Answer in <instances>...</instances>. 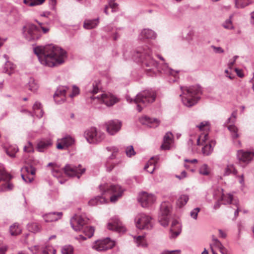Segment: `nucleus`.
Wrapping results in <instances>:
<instances>
[{
    "label": "nucleus",
    "instance_id": "f257e3e1",
    "mask_svg": "<svg viewBox=\"0 0 254 254\" xmlns=\"http://www.w3.org/2000/svg\"><path fill=\"white\" fill-rule=\"evenodd\" d=\"M40 63L43 65L54 67L63 64L67 58L66 52L61 47L49 44L40 46L33 49Z\"/></svg>",
    "mask_w": 254,
    "mask_h": 254
},
{
    "label": "nucleus",
    "instance_id": "f03ea898",
    "mask_svg": "<svg viewBox=\"0 0 254 254\" xmlns=\"http://www.w3.org/2000/svg\"><path fill=\"white\" fill-rule=\"evenodd\" d=\"M132 59L136 62L140 63L144 68H146V73L150 76L155 74V69L157 68V62L152 56V50L145 46L139 47L133 52Z\"/></svg>",
    "mask_w": 254,
    "mask_h": 254
},
{
    "label": "nucleus",
    "instance_id": "7ed1b4c3",
    "mask_svg": "<svg viewBox=\"0 0 254 254\" xmlns=\"http://www.w3.org/2000/svg\"><path fill=\"white\" fill-rule=\"evenodd\" d=\"M183 96L182 101L183 104L188 107L196 104L200 98L202 90L199 85H194L190 87H181Z\"/></svg>",
    "mask_w": 254,
    "mask_h": 254
},
{
    "label": "nucleus",
    "instance_id": "20e7f679",
    "mask_svg": "<svg viewBox=\"0 0 254 254\" xmlns=\"http://www.w3.org/2000/svg\"><path fill=\"white\" fill-rule=\"evenodd\" d=\"M156 98V93L152 90L143 91L136 96L133 100L135 103L136 109L139 112L142 111L143 108L154 102Z\"/></svg>",
    "mask_w": 254,
    "mask_h": 254
},
{
    "label": "nucleus",
    "instance_id": "39448f33",
    "mask_svg": "<svg viewBox=\"0 0 254 254\" xmlns=\"http://www.w3.org/2000/svg\"><path fill=\"white\" fill-rule=\"evenodd\" d=\"M100 190L102 194L108 193L110 196V201L112 202H116L123 194L125 190L118 185L105 184L100 186Z\"/></svg>",
    "mask_w": 254,
    "mask_h": 254
},
{
    "label": "nucleus",
    "instance_id": "423d86ee",
    "mask_svg": "<svg viewBox=\"0 0 254 254\" xmlns=\"http://www.w3.org/2000/svg\"><path fill=\"white\" fill-rule=\"evenodd\" d=\"M22 35L29 42H35L39 40L42 32L40 27L32 23H28L22 28Z\"/></svg>",
    "mask_w": 254,
    "mask_h": 254
},
{
    "label": "nucleus",
    "instance_id": "0eeeda50",
    "mask_svg": "<svg viewBox=\"0 0 254 254\" xmlns=\"http://www.w3.org/2000/svg\"><path fill=\"white\" fill-rule=\"evenodd\" d=\"M171 209V204L168 202H163L160 205L158 219V222L164 227L168 226L169 224Z\"/></svg>",
    "mask_w": 254,
    "mask_h": 254
},
{
    "label": "nucleus",
    "instance_id": "6e6552de",
    "mask_svg": "<svg viewBox=\"0 0 254 254\" xmlns=\"http://www.w3.org/2000/svg\"><path fill=\"white\" fill-rule=\"evenodd\" d=\"M84 137L89 143H98L105 138L104 133L97 130L95 127H91L86 130L84 133Z\"/></svg>",
    "mask_w": 254,
    "mask_h": 254
},
{
    "label": "nucleus",
    "instance_id": "1a4fd4ad",
    "mask_svg": "<svg viewBox=\"0 0 254 254\" xmlns=\"http://www.w3.org/2000/svg\"><path fill=\"white\" fill-rule=\"evenodd\" d=\"M89 219L84 215H75L70 219V225L75 231H81L86 225Z\"/></svg>",
    "mask_w": 254,
    "mask_h": 254
},
{
    "label": "nucleus",
    "instance_id": "9d476101",
    "mask_svg": "<svg viewBox=\"0 0 254 254\" xmlns=\"http://www.w3.org/2000/svg\"><path fill=\"white\" fill-rule=\"evenodd\" d=\"M115 245V242L109 238L98 240L92 245V248L97 251H105L112 249Z\"/></svg>",
    "mask_w": 254,
    "mask_h": 254
},
{
    "label": "nucleus",
    "instance_id": "9b49d317",
    "mask_svg": "<svg viewBox=\"0 0 254 254\" xmlns=\"http://www.w3.org/2000/svg\"><path fill=\"white\" fill-rule=\"evenodd\" d=\"M90 98L92 100L97 99L100 102L104 103L108 107L113 106L120 101L118 97L110 93L102 94L100 96H91Z\"/></svg>",
    "mask_w": 254,
    "mask_h": 254
},
{
    "label": "nucleus",
    "instance_id": "f8f14e48",
    "mask_svg": "<svg viewBox=\"0 0 254 254\" xmlns=\"http://www.w3.org/2000/svg\"><path fill=\"white\" fill-rule=\"evenodd\" d=\"M254 156V152L244 150H239L237 153L238 164L243 167H245L248 164L252 161Z\"/></svg>",
    "mask_w": 254,
    "mask_h": 254
},
{
    "label": "nucleus",
    "instance_id": "ddd939ff",
    "mask_svg": "<svg viewBox=\"0 0 254 254\" xmlns=\"http://www.w3.org/2000/svg\"><path fill=\"white\" fill-rule=\"evenodd\" d=\"M136 226L139 229H150L153 226L151 218L145 214H140L136 220Z\"/></svg>",
    "mask_w": 254,
    "mask_h": 254
},
{
    "label": "nucleus",
    "instance_id": "4468645a",
    "mask_svg": "<svg viewBox=\"0 0 254 254\" xmlns=\"http://www.w3.org/2000/svg\"><path fill=\"white\" fill-rule=\"evenodd\" d=\"M106 149L109 151L112 152V155L108 158L105 164L107 171L110 172L120 163V161H113L116 158L119 149L116 146L107 147Z\"/></svg>",
    "mask_w": 254,
    "mask_h": 254
},
{
    "label": "nucleus",
    "instance_id": "2eb2a0df",
    "mask_svg": "<svg viewBox=\"0 0 254 254\" xmlns=\"http://www.w3.org/2000/svg\"><path fill=\"white\" fill-rule=\"evenodd\" d=\"M12 176L9 173L2 174L0 176V191H9L13 189V185L10 182Z\"/></svg>",
    "mask_w": 254,
    "mask_h": 254
},
{
    "label": "nucleus",
    "instance_id": "dca6fc26",
    "mask_svg": "<svg viewBox=\"0 0 254 254\" xmlns=\"http://www.w3.org/2000/svg\"><path fill=\"white\" fill-rule=\"evenodd\" d=\"M80 167V165L76 167L72 165L67 164L64 167V171L67 176L72 177H77L79 179L85 171V168L80 169L79 168Z\"/></svg>",
    "mask_w": 254,
    "mask_h": 254
},
{
    "label": "nucleus",
    "instance_id": "f3484780",
    "mask_svg": "<svg viewBox=\"0 0 254 254\" xmlns=\"http://www.w3.org/2000/svg\"><path fill=\"white\" fill-rule=\"evenodd\" d=\"M106 127L109 134L113 135L121 129L122 122L118 120L109 121L106 123Z\"/></svg>",
    "mask_w": 254,
    "mask_h": 254
},
{
    "label": "nucleus",
    "instance_id": "a211bd4d",
    "mask_svg": "<svg viewBox=\"0 0 254 254\" xmlns=\"http://www.w3.org/2000/svg\"><path fill=\"white\" fill-rule=\"evenodd\" d=\"M69 90L66 86H60L54 95V99L57 104H62L66 100V93Z\"/></svg>",
    "mask_w": 254,
    "mask_h": 254
},
{
    "label": "nucleus",
    "instance_id": "6ab92c4d",
    "mask_svg": "<svg viewBox=\"0 0 254 254\" xmlns=\"http://www.w3.org/2000/svg\"><path fill=\"white\" fill-rule=\"evenodd\" d=\"M108 228L110 230H114L119 233H123L126 231L125 226L117 217L113 218L108 223Z\"/></svg>",
    "mask_w": 254,
    "mask_h": 254
},
{
    "label": "nucleus",
    "instance_id": "aec40b11",
    "mask_svg": "<svg viewBox=\"0 0 254 254\" xmlns=\"http://www.w3.org/2000/svg\"><path fill=\"white\" fill-rule=\"evenodd\" d=\"M138 200L143 207H146L153 204L156 200L155 196L152 194L143 192L139 196Z\"/></svg>",
    "mask_w": 254,
    "mask_h": 254
},
{
    "label": "nucleus",
    "instance_id": "412c9836",
    "mask_svg": "<svg viewBox=\"0 0 254 254\" xmlns=\"http://www.w3.org/2000/svg\"><path fill=\"white\" fill-rule=\"evenodd\" d=\"M139 122L149 127H156L160 124V121L157 119L151 118L147 116H143L139 119Z\"/></svg>",
    "mask_w": 254,
    "mask_h": 254
},
{
    "label": "nucleus",
    "instance_id": "4be33fe9",
    "mask_svg": "<svg viewBox=\"0 0 254 254\" xmlns=\"http://www.w3.org/2000/svg\"><path fill=\"white\" fill-rule=\"evenodd\" d=\"M73 138L70 136H66L61 139L58 140L57 148L58 149H64L72 145L74 143Z\"/></svg>",
    "mask_w": 254,
    "mask_h": 254
},
{
    "label": "nucleus",
    "instance_id": "5701e85b",
    "mask_svg": "<svg viewBox=\"0 0 254 254\" xmlns=\"http://www.w3.org/2000/svg\"><path fill=\"white\" fill-rule=\"evenodd\" d=\"M181 231L182 226L180 223L177 220H173L170 228V238H176L180 234Z\"/></svg>",
    "mask_w": 254,
    "mask_h": 254
},
{
    "label": "nucleus",
    "instance_id": "b1692460",
    "mask_svg": "<svg viewBox=\"0 0 254 254\" xmlns=\"http://www.w3.org/2000/svg\"><path fill=\"white\" fill-rule=\"evenodd\" d=\"M63 216L62 212H53L45 214L43 217L46 222L56 221L60 219Z\"/></svg>",
    "mask_w": 254,
    "mask_h": 254
},
{
    "label": "nucleus",
    "instance_id": "393cba45",
    "mask_svg": "<svg viewBox=\"0 0 254 254\" xmlns=\"http://www.w3.org/2000/svg\"><path fill=\"white\" fill-rule=\"evenodd\" d=\"M81 231L84 233L85 236L80 235L76 237V239L79 241H84L86 240L87 237L88 238L92 237L94 234L95 229L93 227H88L85 225Z\"/></svg>",
    "mask_w": 254,
    "mask_h": 254
},
{
    "label": "nucleus",
    "instance_id": "a878e982",
    "mask_svg": "<svg viewBox=\"0 0 254 254\" xmlns=\"http://www.w3.org/2000/svg\"><path fill=\"white\" fill-rule=\"evenodd\" d=\"M156 35V33L151 29H144L140 33L139 39L142 41H144L145 39H154Z\"/></svg>",
    "mask_w": 254,
    "mask_h": 254
},
{
    "label": "nucleus",
    "instance_id": "bb28decb",
    "mask_svg": "<svg viewBox=\"0 0 254 254\" xmlns=\"http://www.w3.org/2000/svg\"><path fill=\"white\" fill-rule=\"evenodd\" d=\"M52 144L50 139H44L39 141L37 144V149L39 152H44Z\"/></svg>",
    "mask_w": 254,
    "mask_h": 254
},
{
    "label": "nucleus",
    "instance_id": "cd10ccee",
    "mask_svg": "<svg viewBox=\"0 0 254 254\" xmlns=\"http://www.w3.org/2000/svg\"><path fill=\"white\" fill-rule=\"evenodd\" d=\"M173 138L172 133L170 132H167L163 139V143L161 145V148L163 149H169L170 148V144L172 143Z\"/></svg>",
    "mask_w": 254,
    "mask_h": 254
},
{
    "label": "nucleus",
    "instance_id": "c85d7f7f",
    "mask_svg": "<svg viewBox=\"0 0 254 254\" xmlns=\"http://www.w3.org/2000/svg\"><path fill=\"white\" fill-rule=\"evenodd\" d=\"M100 88V82L99 81H94L90 83L86 88L87 92L92 93L96 94L99 92Z\"/></svg>",
    "mask_w": 254,
    "mask_h": 254
},
{
    "label": "nucleus",
    "instance_id": "c756f323",
    "mask_svg": "<svg viewBox=\"0 0 254 254\" xmlns=\"http://www.w3.org/2000/svg\"><path fill=\"white\" fill-rule=\"evenodd\" d=\"M157 162L156 157H152L144 166V169L148 172L152 174L155 169V164Z\"/></svg>",
    "mask_w": 254,
    "mask_h": 254
},
{
    "label": "nucleus",
    "instance_id": "7c9ffc66",
    "mask_svg": "<svg viewBox=\"0 0 254 254\" xmlns=\"http://www.w3.org/2000/svg\"><path fill=\"white\" fill-rule=\"evenodd\" d=\"M107 201V199L101 196H97L95 197L92 199H91L89 202V205L91 206H95L96 205H98L100 204H103L105 203Z\"/></svg>",
    "mask_w": 254,
    "mask_h": 254
},
{
    "label": "nucleus",
    "instance_id": "2f4dec72",
    "mask_svg": "<svg viewBox=\"0 0 254 254\" xmlns=\"http://www.w3.org/2000/svg\"><path fill=\"white\" fill-rule=\"evenodd\" d=\"M16 65L11 62L7 61L5 62L3 68V71L5 73H7L8 75H11L14 73Z\"/></svg>",
    "mask_w": 254,
    "mask_h": 254
},
{
    "label": "nucleus",
    "instance_id": "473e14b6",
    "mask_svg": "<svg viewBox=\"0 0 254 254\" xmlns=\"http://www.w3.org/2000/svg\"><path fill=\"white\" fill-rule=\"evenodd\" d=\"M234 200H238L234 198L232 194H222L220 196V200L223 201L224 204H232L234 205Z\"/></svg>",
    "mask_w": 254,
    "mask_h": 254
},
{
    "label": "nucleus",
    "instance_id": "72a5a7b5",
    "mask_svg": "<svg viewBox=\"0 0 254 254\" xmlns=\"http://www.w3.org/2000/svg\"><path fill=\"white\" fill-rule=\"evenodd\" d=\"M238 174V171L236 169L233 164L228 165L224 169L223 175L224 176H227L233 174L236 176Z\"/></svg>",
    "mask_w": 254,
    "mask_h": 254
},
{
    "label": "nucleus",
    "instance_id": "f704fd0d",
    "mask_svg": "<svg viewBox=\"0 0 254 254\" xmlns=\"http://www.w3.org/2000/svg\"><path fill=\"white\" fill-rule=\"evenodd\" d=\"M98 23V18L92 20H86L84 22L83 26L85 29H91L96 27Z\"/></svg>",
    "mask_w": 254,
    "mask_h": 254
},
{
    "label": "nucleus",
    "instance_id": "c9c22d12",
    "mask_svg": "<svg viewBox=\"0 0 254 254\" xmlns=\"http://www.w3.org/2000/svg\"><path fill=\"white\" fill-rule=\"evenodd\" d=\"M215 143L212 141L211 143L209 142L204 145L202 148V152L203 155L206 156L209 155L213 150V147Z\"/></svg>",
    "mask_w": 254,
    "mask_h": 254
},
{
    "label": "nucleus",
    "instance_id": "e433bc0d",
    "mask_svg": "<svg viewBox=\"0 0 254 254\" xmlns=\"http://www.w3.org/2000/svg\"><path fill=\"white\" fill-rule=\"evenodd\" d=\"M34 114L39 118L42 117L43 111L41 109V104L40 102H36L33 106Z\"/></svg>",
    "mask_w": 254,
    "mask_h": 254
},
{
    "label": "nucleus",
    "instance_id": "4c0bfd02",
    "mask_svg": "<svg viewBox=\"0 0 254 254\" xmlns=\"http://www.w3.org/2000/svg\"><path fill=\"white\" fill-rule=\"evenodd\" d=\"M189 196L186 194H182L180 196L177 201V205L181 208L186 204L189 200Z\"/></svg>",
    "mask_w": 254,
    "mask_h": 254
},
{
    "label": "nucleus",
    "instance_id": "58836bf2",
    "mask_svg": "<svg viewBox=\"0 0 254 254\" xmlns=\"http://www.w3.org/2000/svg\"><path fill=\"white\" fill-rule=\"evenodd\" d=\"M134 240L137 246H140L142 247H145L147 246L145 236L143 235L138 236L137 237L134 236Z\"/></svg>",
    "mask_w": 254,
    "mask_h": 254
},
{
    "label": "nucleus",
    "instance_id": "ea45409f",
    "mask_svg": "<svg viewBox=\"0 0 254 254\" xmlns=\"http://www.w3.org/2000/svg\"><path fill=\"white\" fill-rule=\"evenodd\" d=\"M235 6L237 8H243L252 3L250 0H235Z\"/></svg>",
    "mask_w": 254,
    "mask_h": 254
},
{
    "label": "nucleus",
    "instance_id": "a19ab883",
    "mask_svg": "<svg viewBox=\"0 0 254 254\" xmlns=\"http://www.w3.org/2000/svg\"><path fill=\"white\" fill-rule=\"evenodd\" d=\"M228 129L231 132V137L233 139L239 137L238 128L234 125H230L228 127Z\"/></svg>",
    "mask_w": 254,
    "mask_h": 254
},
{
    "label": "nucleus",
    "instance_id": "79ce46f5",
    "mask_svg": "<svg viewBox=\"0 0 254 254\" xmlns=\"http://www.w3.org/2000/svg\"><path fill=\"white\" fill-rule=\"evenodd\" d=\"M18 149L16 145H10L6 149V154L11 157H14L15 153Z\"/></svg>",
    "mask_w": 254,
    "mask_h": 254
},
{
    "label": "nucleus",
    "instance_id": "37998d69",
    "mask_svg": "<svg viewBox=\"0 0 254 254\" xmlns=\"http://www.w3.org/2000/svg\"><path fill=\"white\" fill-rule=\"evenodd\" d=\"M9 231L12 236H16L21 233V229L17 224L15 223L10 227Z\"/></svg>",
    "mask_w": 254,
    "mask_h": 254
},
{
    "label": "nucleus",
    "instance_id": "c03bdc74",
    "mask_svg": "<svg viewBox=\"0 0 254 254\" xmlns=\"http://www.w3.org/2000/svg\"><path fill=\"white\" fill-rule=\"evenodd\" d=\"M233 15H230L229 18L226 19L222 24L223 27L228 30H232L234 29V26L233 25L232 19Z\"/></svg>",
    "mask_w": 254,
    "mask_h": 254
},
{
    "label": "nucleus",
    "instance_id": "a18cd8bd",
    "mask_svg": "<svg viewBox=\"0 0 254 254\" xmlns=\"http://www.w3.org/2000/svg\"><path fill=\"white\" fill-rule=\"evenodd\" d=\"M45 0H24V2L30 6L42 4Z\"/></svg>",
    "mask_w": 254,
    "mask_h": 254
},
{
    "label": "nucleus",
    "instance_id": "49530a36",
    "mask_svg": "<svg viewBox=\"0 0 254 254\" xmlns=\"http://www.w3.org/2000/svg\"><path fill=\"white\" fill-rule=\"evenodd\" d=\"M208 139V134L207 133H201L197 139V144L198 145H203L205 142Z\"/></svg>",
    "mask_w": 254,
    "mask_h": 254
},
{
    "label": "nucleus",
    "instance_id": "de8ad7c7",
    "mask_svg": "<svg viewBox=\"0 0 254 254\" xmlns=\"http://www.w3.org/2000/svg\"><path fill=\"white\" fill-rule=\"evenodd\" d=\"M38 85L33 79H30L28 83V89L33 92H35L38 88Z\"/></svg>",
    "mask_w": 254,
    "mask_h": 254
},
{
    "label": "nucleus",
    "instance_id": "09e8293b",
    "mask_svg": "<svg viewBox=\"0 0 254 254\" xmlns=\"http://www.w3.org/2000/svg\"><path fill=\"white\" fill-rule=\"evenodd\" d=\"M62 254H73V248L70 245H66L62 249Z\"/></svg>",
    "mask_w": 254,
    "mask_h": 254
},
{
    "label": "nucleus",
    "instance_id": "8fccbe9b",
    "mask_svg": "<svg viewBox=\"0 0 254 254\" xmlns=\"http://www.w3.org/2000/svg\"><path fill=\"white\" fill-rule=\"evenodd\" d=\"M52 174L54 177L57 178L59 179V182L61 184L64 183V181H63L60 179V177L62 176L63 173L61 171L56 169H53L52 171Z\"/></svg>",
    "mask_w": 254,
    "mask_h": 254
},
{
    "label": "nucleus",
    "instance_id": "3c124183",
    "mask_svg": "<svg viewBox=\"0 0 254 254\" xmlns=\"http://www.w3.org/2000/svg\"><path fill=\"white\" fill-rule=\"evenodd\" d=\"M199 172L202 175H208L209 174V170L207 165L206 164H203L199 168Z\"/></svg>",
    "mask_w": 254,
    "mask_h": 254
},
{
    "label": "nucleus",
    "instance_id": "603ef678",
    "mask_svg": "<svg viewBox=\"0 0 254 254\" xmlns=\"http://www.w3.org/2000/svg\"><path fill=\"white\" fill-rule=\"evenodd\" d=\"M212 245L216 248L220 249L223 246L221 242L216 238L214 235L212 236Z\"/></svg>",
    "mask_w": 254,
    "mask_h": 254
},
{
    "label": "nucleus",
    "instance_id": "864d4df0",
    "mask_svg": "<svg viewBox=\"0 0 254 254\" xmlns=\"http://www.w3.org/2000/svg\"><path fill=\"white\" fill-rule=\"evenodd\" d=\"M126 153L127 156L129 157H131L132 156L135 155V152L132 145L127 147L126 149Z\"/></svg>",
    "mask_w": 254,
    "mask_h": 254
},
{
    "label": "nucleus",
    "instance_id": "5fc2aeb1",
    "mask_svg": "<svg viewBox=\"0 0 254 254\" xmlns=\"http://www.w3.org/2000/svg\"><path fill=\"white\" fill-rule=\"evenodd\" d=\"M80 93V89L76 85L72 86V93L69 95V96L72 98L78 95Z\"/></svg>",
    "mask_w": 254,
    "mask_h": 254
},
{
    "label": "nucleus",
    "instance_id": "6e6d98bb",
    "mask_svg": "<svg viewBox=\"0 0 254 254\" xmlns=\"http://www.w3.org/2000/svg\"><path fill=\"white\" fill-rule=\"evenodd\" d=\"M28 229L30 231L33 233H36L39 231L40 228L39 225L36 223L31 224L28 226Z\"/></svg>",
    "mask_w": 254,
    "mask_h": 254
},
{
    "label": "nucleus",
    "instance_id": "4d7b16f0",
    "mask_svg": "<svg viewBox=\"0 0 254 254\" xmlns=\"http://www.w3.org/2000/svg\"><path fill=\"white\" fill-rule=\"evenodd\" d=\"M24 151L26 152H32L34 151L33 145L31 142H28L26 145L24 147Z\"/></svg>",
    "mask_w": 254,
    "mask_h": 254
},
{
    "label": "nucleus",
    "instance_id": "13d9d810",
    "mask_svg": "<svg viewBox=\"0 0 254 254\" xmlns=\"http://www.w3.org/2000/svg\"><path fill=\"white\" fill-rule=\"evenodd\" d=\"M200 211V208L198 207H196L194 208L192 211H191L190 213V216L196 220L197 218V215L198 212Z\"/></svg>",
    "mask_w": 254,
    "mask_h": 254
},
{
    "label": "nucleus",
    "instance_id": "bf43d9fd",
    "mask_svg": "<svg viewBox=\"0 0 254 254\" xmlns=\"http://www.w3.org/2000/svg\"><path fill=\"white\" fill-rule=\"evenodd\" d=\"M108 5L109 8L112 9V12L115 11L118 7V4L114 0H110L108 2Z\"/></svg>",
    "mask_w": 254,
    "mask_h": 254
},
{
    "label": "nucleus",
    "instance_id": "052dcab7",
    "mask_svg": "<svg viewBox=\"0 0 254 254\" xmlns=\"http://www.w3.org/2000/svg\"><path fill=\"white\" fill-rule=\"evenodd\" d=\"M211 47L215 53L221 54L223 53L224 52V50L220 47H216L215 46L212 45Z\"/></svg>",
    "mask_w": 254,
    "mask_h": 254
},
{
    "label": "nucleus",
    "instance_id": "680f3d73",
    "mask_svg": "<svg viewBox=\"0 0 254 254\" xmlns=\"http://www.w3.org/2000/svg\"><path fill=\"white\" fill-rule=\"evenodd\" d=\"M234 205L236 206L237 207L236 210H235L234 212V215L235 218H237L239 215V212H240V210L239 208V200H234Z\"/></svg>",
    "mask_w": 254,
    "mask_h": 254
},
{
    "label": "nucleus",
    "instance_id": "e2e57ef3",
    "mask_svg": "<svg viewBox=\"0 0 254 254\" xmlns=\"http://www.w3.org/2000/svg\"><path fill=\"white\" fill-rule=\"evenodd\" d=\"M237 114L236 112L232 113L231 117L229 118L227 121V123H234L236 119Z\"/></svg>",
    "mask_w": 254,
    "mask_h": 254
},
{
    "label": "nucleus",
    "instance_id": "0e129e2a",
    "mask_svg": "<svg viewBox=\"0 0 254 254\" xmlns=\"http://www.w3.org/2000/svg\"><path fill=\"white\" fill-rule=\"evenodd\" d=\"M21 177L23 180L26 183H30L33 180V178L32 177L25 176L23 174L21 175Z\"/></svg>",
    "mask_w": 254,
    "mask_h": 254
},
{
    "label": "nucleus",
    "instance_id": "69168bd1",
    "mask_svg": "<svg viewBox=\"0 0 254 254\" xmlns=\"http://www.w3.org/2000/svg\"><path fill=\"white\" fill-rule=\"evenodd\" d=\"M194 35V32L192 31H189L186 36V39L189 41H190L192 40L193 36Z\"/></svg>",
    "mask_w": 254,
    "mask_h": 254
},
{
    "label": "nucleus",
    "instance_id": "338daca9",
    "mask_svg": "<svg viewBox=\"0 0 254 254\" xmlns=\"http://www.w3.org/2000/svg\"><path fill=\"white\" fill-rule=\"evenodd\" d=\"M45 249L48 251L49 254H56V250L53 247L51 246H47L45 248Z\"/></svg>",
    "mask_w": 254,
    "mask_h": 254
},
{
    "label": "nucleus",
    "instance_id": "774afa93",
    "mask_svg": "<svg viewBox=\"0 0 254 254\" xmlns=\"http://www.w3.org/2000/svg\"><path fill=\"white\" fill-rule=\"evenodd\" d=\"M180 251L177 250V251H164L161 253V254H180Z\"/></svg>",
    "mask_w": 254,
    "mask_h": 254
}]
</instances>
